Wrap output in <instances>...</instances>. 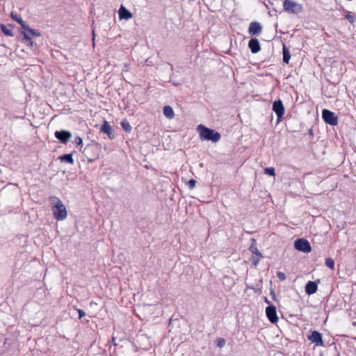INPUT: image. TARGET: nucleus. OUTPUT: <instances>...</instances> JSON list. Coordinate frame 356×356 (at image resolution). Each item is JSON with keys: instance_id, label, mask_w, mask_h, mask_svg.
I'll return each mask as SVG.
<instances>
[{"instance_id": "obj_1", "label": "nucleus", "mask_w": 356, "mask_h": 356, "mask_svg": "<svg viewBox=\"0 0 356 356\" xmlns=\"http://www.w3.org/2000/svg\"><path fill=\"white\" fill-rule=\"evenodd\" d=\"M49 204L55 219L58 221L66 219L67 216L66 207L59 198L54 196L49 197Z\"/></svg>"}, {"instance_id": "obj_2", "label": "nucleus", "mask_w": 356, "mask_h": 356, "mask_svg": "<svg viewBox=\"0 0 356 356\" xmlns=\"http://www.w3.org/2000/svg\"><path fill=\"white\" fill-rule=\"evenodd\" d=\"M200 136L202 140H211L213 143H216L220 139V134L218 131L206 127L203 124H200L197 128Z\"/></svg>"}, {"instance_id": "obj_3", "label": "nucleus", "mask_w": 356, "mask_h": 356, "mask_svg": "<svg viewBox=\"0 0 356 356\" xmlns=\"http://www.w3.org/2000/svg\"><path fill=\"white\" fill-rule=\"evenodd\" d=\"M21 34L23 35L22 41L30 47L33 45L32 37H39L41 35L38 31L31 29L29 26L24 31H22Z\"/></svg>"}, {"instance_id": "obj_4", "label": "nucleus", "mask_w": 356, "mask_h": 356, "mask_svg": "<svg viewBox=\"0 0 356 356\" xmlns=\"http://www.w3.org/2000/svg\"><path fill=\"white\" fill-rule=\"evenodd\" d=\"M283 6L285 11L291 13L298 14L302 10V6L292 0H284Z\"/></svg>"}, {"instance_id": "obj_5", "label": "nucleus", "mask_w": 356, "mask_h": 356, "mask_svg": "<svg viewBox=\"0 0 356 356\" xmlns=\"http://www.w3.org/2000/svg\"><path fill=\"white\" fill-rule=\"evenodd\" d=\"M294 247L298 251L309 253L312 251V247L309 241L305 238H298L294 242Z\"/></svg>"}, {"instance_id": "obj_6", "label": "nucleus", "mask_w": 356, "mask_h": 356, "mask_svg": "<svg viewBox=\"0 0 356 356\" xmlns=\"http://www.w3.org/2000/svg\"><path fill=\"white\" fill-rule=\"evenodd\" d=\"M322 118L327 124H329L332 126H335L338 124V118L334 113L327 109L323 110Z\"/></svg>"}, {"instance_id": "obj_7", "label": "nucleus", "mask_w": 356, "mask_h": 356, "mask_svg": "<svg viewBox=\"0 0 356 356\" xmlns=\"http://www.w3.org/2000/svg\"><path fill=\"white\" fill-rule=\"evenodd\" d=\"M273 110L276 113L277 120H280L284 114V107L280 99L276 100L273 102Z\"/></svg>"}, {"instance_id": "obj_8", "label": "nucleus", "mask_w": 356, "mask_h": 356, "mask_svg": "<svg viewBox=\"0 0 356 356\" xmlns=\"http://www.w3.org/2000/svg\"><path fill=\"white\" fill-rule=\"evenodd\" d=\"M266 314L271 323H275L277 321L276 307L274 305H270L266 308Z\"/></svg>"}, {"instance_id": "obj_9", "label": "nucleus", "mask_w": 356, "mask_h": 356, "mask_svg": "<svg viewBox=\"0 0 356 356\" xmlns=\"http://www.w3.org/2000/svg\"><path fill=\"white\" fill-rule=\"evenodd\" d=\"M55 136L60 142L65 143L72 137V134L70 131H56L55 132Z\"/></svg>"}, {"instance_id": "obj_10", "label": "nucleus", "mask_w": 356, "mask_h": 356, "mask_svg": "<svg viewBox=\"0 0 356 356\" xmlns=\"http://www.w3.org/2000/svg\"><path fill=\"white\" fill-rule=\"evenodd\" d=\"M308 339L316 344V346H323V339L321 334L317 331H313Z\"/></svg>"}, {"instance_id": "obj_11", "label": "nucleus", "mask_w": 356, "mask_h": 356, "mask_svg": "<svg viewBox=\"0 0 356 356\" xmlns=\"http://www.w3.org/2000/svg\"><path fill=\"white\" fill-rule=\"evenodd\" d=\"M248 32L250 35H259L261 32V26L259 22H252L250 24Z\"/></svg>"}, {"instance_id": "obj_12", "label": "nucleus", "mask_w": 356, "mask_h": 356, "mask_svg": "<svg viewBox=\"0 0 356 356\" xmlns=\"http://www.w3.org/2000/svg\"><path fill=\"white\" fill-rule=\"evenodd\" d=\"M248 47L253 54L259 52L261 49L259 42L257 38L250 40Z\"/></svg>"}, {"instance_id": "obj_13", "label": "nucleus", "mask_w": 356, "mask_h": 356, "mask_svg": "<svg viewBox=\"0 0 356 356\" xmlns=\"http://www.w3.org/2000/svg\"><path fill=\"white\" fill-rule=\"evenodd\" d=\"M120 19H129L132 17V14L125 7L121 6L118 10Z\"/></svg>"}, {"instance_id": "obj_14", "label": "nucleus", "mask_w": 356, "mask_h": 356, "mask_svg": "<svg viewBox=\"0 0 356 356\" xmlns=\"http://www.w3.org/2000/svg\"><path fill=\"white\" fill-rule=\"evenodd\" d=\"M317 289V284L312 281H309L305 286V291L308 295L314 294L316 292Z\"/></svg>"}, {"instance_id": "obj_15", "label": "nucleus", "mask_w": 356, "mask_h": 356, "mask_svg": "<svg viewBox=\"0 0 356 356\" xmlns=\"http://www.w3.org/2000/svg\"><path fill=\"white\" fill-rule=\"evenodd\" d=\"M101 131L106 134L110 138H112L114 136L112 133V127L107 121H104V123L101 127Z\"/></svg>"}, {"instance_id": "obj_16", "label": "nucleus", "mask_w": 356, "mask_h": 356, "mask_svg": "<svg viewBox=\"0 0 356 356\" xmlns=\"http://www.w3.org/2000/svg\"><path fill=\"white\" fill-rule=\"evenodd\" d=\"M10 16L12 19L16 22H17L22 26V28L24 29V31L26 29L28 26L26 22L22 19L20 16H19L17 14H15L13 13H11Z\"/></svg>"}, {"instance_id": "obj_17", "label": "nucleus", "mask_w": 356, "mask_h": 356, "mask_svg": "<svg viewBox=\"0 0 356 356\" xmlns=\"http://www.w3.org/2000/svg\"><path fill=\"white\" fill-rule=\"evenodd\" d=\"M163 114L168 119H172L175 116L174 111L170 106L163 107Z\"/></svg>"}, {"instance_id": "obj_18", "label": "nucleus", "mask_w": 356, "mask_h": 356, "mask_svg": "<svg viewBox=\"0 0 356 356\" xmlns=\"http://www.w3.org/2000/svg\"><path fill=\"white\" fill-rule=\"evenodd\" d=\"M59 159L61 162H63V163H67L70 164L74 163L72 154H67L62 155L59 157Z\"/></svg>"}, {"instance_id": "obj_19", "label": "nucleus", "mask_w": 356, "mask_h": 356, "mask_svg": "<svg viewBox=\"0 0 356 356\" xmlns=\"http://www.w3.org/2000/svg\"><path fill=\"white\" fill-rule=\"evenodd\" d=\"M291 58V55L289 50L286 48V47L283 46V62L286 64H288L289 60Z\"/></svg>"}, {"instance_id": "obj_20", "label": "nucleus", "mask_w": 356, "mask_h": 356, "mask_svg": "<svg viewBox=\"0 0 356 356\" xmlns=\"http://www.w3.org/2000/svg\"><path fill=\"white\" fill-rule=\"evenodd\" d=\"M0 27H1V30L2 33L3 34H5L6 35H8V36H13V33L12 29H8L6 25L1 24L0 25Z\"/></svg>"}, {"instance_id": "obj_21", "label": "nucleus", "mask_w": 356, "mask_h": 356, "mask_svg": "<svg viewBox=\"0 0 356 356\" xmlns=\"http://www.w3.org/2000/svg\"><path fill=\"white\" fill-rule=\"evenodd\" d=\"M121 124V127L123 128V129L127 131V132H130L131 131V124H129V122L124 120H122L120 123Z\"/></svg>"}, {"instance_id": "obj_22", "label": "nucleus", "mask_w": 356, "mask_h": 356, "mask_svg": "<svg viewBox=\"0 0 356 356\" xmlns=\"http://www.w3.org/2000/svg\"><path fill=\"white\" fill-rule=\"evenodd\" d=\"M325 265L332 270L334 268V261L332 258L328 257L325 259Z\"/></svg>"}, {"instance_id": "obj_23", "label": "nucleus", "mask_w": 356, "mask_h": 356, "mask_svg": "<svg viewBox=\"0 0 356 356\" xmlns=\"http://www.w3.org/2000/svg\"><path fill=\"white\" fill-rule=\"evenodd\" d=\"M346 18L349 21L350 24H353L355 20V17L350 12H347V15H346Z\"/></svg>"}, {"instance_id": "obj_24", "label": "nucleus", "mask_w": 356, "mask_h": 356, "mask_svg": "<svg viewBox=\"0 0 356 356\" xmlns=\"http://www.w3.org/2000/svg\"><path fill=\"white\" fill-rule=\"evenodd\" d=\"M264 173L268 175L275 176V168L273 167L267 168L265 169Z\"/></svg>"}, {"instance_id": "obj_25", "label": "nucleus", "mask_w": 356, "mask_h": 356, "mask_svg": "<svg viewBox=\"0 0 356 356\" xmlns=\"http://www.w3.org/2000/svg\"><path fill=\"white\" fill-rule=\"evenodd\" d=\"M225 340L223 338H218L216 341V345L220 348H222L225 345Z\"/></svg>"}, {"instance_id": "obj_26", "label": "nucleus", "mask_w": 356, "mask_h": 356, "mask_svg": "<svg viewBox=\"0 0 356 356\" xmlns=\"http://www.w3.org/2000/svg\"><path fill=\"white\" fill-rule=\"evenodd\" d=\"M277 275L279 280L281 281H284L286 280V275L282 272L279 271Z\"/></svg>"}, {"instance_id": "obj_27", "label": "nucleus", "mask_w": 356, "mask_h": 356, "mask_svg": "<svg viewBox=\"0 0 356 356\" xmlns=\"http://www.w3.org/2000/svg\"><path fill=\"white\" fill-rule=\"evenodd\" d=\"M74 143H76V145H82V143H83V140H82V138L79 136H76L74 139Z\"/></svg>"}, {"instance_id": "obj_28", "label": "nucleus", "mask_w": 356, "mask_h": 356, "mask_svg": "<svg viewBox=\"0 0 356 356\" xmlns=\"http://www.w3.org/2000/svg\"><path fill=\"white\" fill-rule=\"evenodd\" d=\"M196 181L194 179H191L188 181V186L191 188H193L195 186Z\"/></svg>"}, {"instance_id": "obj_29", "label": "nucleus", "mask_w": 356, "mask_h": 356, "mask_svg": "<svg viewBox=\"0 0 356 356\" xmlns=\"http://www.w3.org/2000/svg\"><path fill=\"white\" fill-rule=\"evenodd\" d=\"M77 312H78V313H79V318H83V317L85 316V314H85V312H84V311H83V310H82V309H77Z\"/></svg>"}, {"instance_id": "obj_30", "label": "nucleus", "mask_w": 356, "mask_h": 356, "mask_svg": "<svg viewBox=\"0 0 356 356\" xmlns=\"http://www.w3.org/2000/svg\"><path fill=\"white\" fill-rule=\"evenodd\" d=\"M253 252L256 254L259 257L258 260L261 257V254L259 252V250L257 248H254V251L252 250Z\"/></svg>"}, {"instance_id": "obj_31", "label": "nucleus", "mask_w": 356, "mask_h": 356, "mask_svg": "<svg viewBox=\"0 0 356 356\" xmlns=\"http://www.w3.org/2000/svg\"><path fill=\"white\" fill-rule=\"evenodd\" d=\"M95 29H92V41H93V45L95 44Z\"/></svg>"}]
</instances>
